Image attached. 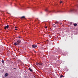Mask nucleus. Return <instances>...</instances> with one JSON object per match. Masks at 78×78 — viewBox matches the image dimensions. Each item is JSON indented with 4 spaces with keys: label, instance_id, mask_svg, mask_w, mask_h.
<instances>
[{
    "label": "nucleus",
    "instance_id": "1",
    "mask_svg": "<svg viewBox=\"0 0 78 78\" xmlns=\"http://www.w3.org/2000/svg\"><path fill=\"white\" fill-rule=\"evenodd\" d=\"M32 48H36V47H37V45H33V44L32 45Z\"/></svg>",
    "mask_w": 78,
    "mask_h": 78
},
{
    "label": "nucleus",
    "instance_id": "2",
    "mask_svg": "<svg viewBox=\"0 0 78 78\" xmlns=\"http://www.w3.org/2000/svg\"><path fill=\"white\" fill-rule=\"evenodd\" d=\"M9 27V25H7V26H6V27H4V28L6 30V28L8 29Z\"/></svg>",
    "mask_w": 78,
    "mask_h": 78
},
{
    "label": "nucleus",
    "instance_id": "3",
    "mask_svg": "<svg viewBox=\"0 0 78 78\" xmlns=\"http://www.w3.org/2000/svg\"><path fill=\"white\" fill-rule=\"evenodd\" d=\"M13 45H15V46H16L17 45H18V44L17 42H16L15 43H14L13 44Z\"/></svg>",
    "mask_w": 78,
    "mask_h": 78
},
{
    "label": "nucleus",
    "instance_id": "4",
    "mask_svg": "<svg viewBox=\"0 0 78 78\" xmlns=\"http://www.w3.org/2000/svg\"><path fill=\"white\" fill-rule=\"evenodd\" d=\"M17 42L18 45V44H19V43H20V42H21V41H20V40H18Z\"/></svg>",
    "mask_w": 78,
    "mask_h": 78
},
{
    "label": "nucleus",
    "instance_id": "5",
    "mask_svg": "<svg viewBox=\"0 0 78 78\" xmlns=\"http://www.w3.org/2000/svg\"><path fill=\"white\" fill-rule=\"evenodd\" d=\"M42 63H38L37 64V65H39V66H42Z\"/></svg>",
    "mask_w": 78,
    "mask_h": 78
},
{
    "label": "nucleus",
    "instance_id": "6",
    "mask_svg": "<svg viewBox=\"0 0 78 78\" xmlns=\"http://www.w3.org/2000/svg\"><path fill=\"white\" fill-rule=\"evenodd\" d=\"M55 23L57 24V26H58V21H56V22Z\"/></svg>",
    "mask_w": 78,
    "mask_h": 78
},
{
    "label": "nucleus",
    "instance_id": "7",
    "mask_svg": "<svg viewBox=\"0 0 78 78\" xmlns=\"http://www.w3.org/2000/svg\"><path fill=\"white\" fill-rule=\"evenodd\" d=\"M45 11H46V12H51V11H48V9H47V8H46L45 9Z\"/></svg>",
    "mask_w": 78,
    "mask_h": 78
},
{
    "label": "nucleus",
    "instance_id": "8",
    "mask_svg": "<svg viewBox=\"0 0 78 78\" xmlns=\"http://www.w3.org/2000/svg\"><path fill=\"white\" fill-rule=\"evenodd\" d=\"M21 19H22L23 18H25V16H22L21 17H20Z\"/></svg>",
    "mask_w": 78,
    "mask_h": 78
},
{
    "label": "nucleus",
    "instance_id": "9",
    "mask_svg": "<svg viewBox=\"0 0 78 78\" xmlns=\"http://www.w3.org/2000/svg\"><path fill=\"white\" fill-rule=\"evenodd\" d=\"M53 26L54 27L56 28V27H57V26H56V25H55V24H54L53 25Z\"/></svg>",
    "mask_w": 78,
    "mask_h": 78
},
{
    "label": "nucleus",
    "instance_id": "10",
    "mask_svg": "<svg viewBox=\"0 0 78 78\" xmlns=\"http://www.w3.org/2000/svg\"><path fill=\"white\" fill-rule=\"evenodd\" d=\"M29 70H30V71H31V72L33 71V70H32V69H31V68H29Z\"/></svg>",
    "mask_w": 78,
    "mask_h": 78
},
{
    "label": "nucleus",
    "instance_id": "11",
    "mask_svg": "<svg viewBox=\"0 0 78 78\" xmlns=\"http://www.w3.org/2000/svg\"><path fill=\"white\" fill-rule=\"evenodd\" d=\"M8 76V74L7 73H6L5 74V76L6 77V76Z\"/></svg>",
    "mask_w": 78,
    "mask_h": 78
},
{
    "label": "nucleus",
    "instance_id": "12",
    "mask_svg": "<svg viewBox=\"0 0 78 78\" xmlns=\"http://www.w3.org/2000/svg\"><path fill=\"white\" fill-rule=\"evenodd\" d=\"M77 25V23H75V24H74V26L76 27V26Z\"/></svg>",
    "mask_w": 78,
    "mask_h": 78
},
{
    "label": "nucleus",
    "instance_id": "13",
    "mask_svg": "<svg viewBox=\"0 0 78 78\" xmlns=\"http://www.w3.org/2000/svg\"><path fill=\"white\" fill-rule=\"evenodd\" d=\"M64 77V76H63L62 74H61L60 75V78H61V77Z\"/></svg>",
    "mask_w": 78,
    "mask_h": 78
},
{
    "label": "nucleus",
    "instance_id": "14",
    "mask_svg": "<svg viewBox=\"0 0 78 78\" xmlns=\"http://www.w3.org/2000/svg\"><path fill=\"white\" fill-rule=\"evenodd\" d=\"M2 63H4L5 62L4 60H2Z\"/></svg>",
    "mask_w": 78,
    "mask_h": 78
},
{
    "label": "nucleus",
    "instance_id": "15",
    "mask_svg": "<svg viewBox=\"0 0 78 78\" xmlns=\"http://www.w3.org/2000/svg\"><path fill=\"white\" fill-rule=\"evenodd\" d=\"M60 3H63V2H62V1H60Z\"/></svg>",
    "mask_w": 78,
    "mask_h": 78
},
{
    "label": "nucleus",
    "instance_id": "16",
    "mask_svg": "<svg viewBox=\"0 0 78 78\" xmlns=\"http://www.w3.org/2000/svg\"><path fill=\"white\" fill-rule=\"evenodd\" d=\"M45 28H47V26H45Z\"/></svg>",
    "mask_w": 78,
    "mask_h": 78
},
{
    "label": "nucleus",
    "instance_id": "17",
    "mask_svg": "<svg viewBox=\"0 0 78 78\" xmlns=\"http://www.w3.org/2000/svg\"><path fill=\"white\" fill-rule=\"evenodd\" d=\"M14 64H15V65H16V63L15 62V63H14Z\"/></svg>",
    "mask_w": 78,
    "mask_h": 78
},
{
    "label": "nucleus",
    "instance_id": "18",
    "mask_svg": "<svg viewBox=\"0 0 78 78\" xmlns=\"http://www.w3.org/2000/svg\"><path fill=\"white\" fill-rule=\"evenodd\" d=\"M73 10H70V12H72L73 11Z\"/></svg>",
    "mask_w": 78,
    "mask_h": 78
},
{
    "label": "nucleus",
    "instance_id": "19",
    "mask_svg": "<svg viewBox=\"0 0 78 78\" xmlns=\"http://www.w3.org/2000/svg\"><path fill=\"white\" fill-rule=\"evenodd\" d=\"M18 38H21V37H18Z\"/></svg>",
    "mask_w": 78,
    "mask_h": 78
},
{
    "label": "nucleus",
    "instance_id": "20",
    "mask_svg": "<svg viewBox=\"0 0 78 78\" xmlns=\"http://www.w3.org/2000/svg\"><path fill=\"white\" fill-rule=\"evenodd\" d=\"M72 23H70V24H72Z\"/></svg>",
    "mask_w": 78,
    "mask_h": 78
},
{
    "label": "nucleus",
    "instance_id": "21",
    "mask_svg": "<svg viewBox=\"0 0 78 78\" xmlns=\"http://www.w3.org/2000/svg\"><path fill=\"white\" fill-rule=\"evenodd\" d=\"M15 30H17V29H15Z\"/></svg>",
    "mask_w": 78,
    "mask_h": 78
},
{
    "label": "nucleus",
    "instance_id": "22",
    "mask_svg": "<svg viewBox=\"0 0 78 78\" xmlns=\"http://www.w3.org/2000/svg\"><path fill=\"white\" fill-rule=\"evenodd\" d=\"M15 28L16 29V27H15Z\"/></svg>",
    "mask_w": 78,
    "mask_h": 78
},
{
    "label": "nucleus",
    "instance_id": "23",
    "mask_svg": "<svg viewBox=\"0 0 78 78\" xmlns=\"http://www.w3.org/2000/svg\"><path fill=\"white\" fill-rule=\"evenodd\" d=\"M58 12H61V11H58Z\"/></svg>",
    "mask_w": 78,
    "mask_h": 78
},
{
    "label": "nucleus",
    "instance_id": "24",
    "mask_svg": "<svg viewBox=\"0 0 78 78\" xmlns=\"http://www.w3.org/2000/svg\"><path fill=\"white\" fill-rule=\"evenodd\" d=\"M54 11H52V12H54Z\"/></svg>",
    "mask_w": 78,
    "mask_h": 78
},
{
    "label": "nucleus",
    "instance_id": "25",
    "mask_svg": "<svg viewBox=\"0 0 78 78\" xmlns=\"http://www.w3.org/2000/svg\"><path fill=\"white\" fill-rule=\"evenodd\" d=\"M37 19H38V18H37Z\"/></svg>",
    "mask_w": 78,
    "mask_h": 78
}]
</instances>
